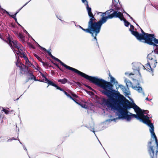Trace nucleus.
I'll return each instance as SVG.
<instances>
[{"label": "nucleus", "instance_id": "nucleus-35", "mask_svg": "<svg viewBox=\"0 0 158 158\" xmlns=\"http://www.w3.org/2000/svg\"><path fill=\"white\" fill-rule=\"evenodd\" d=\"M56 66L60 70L63 71V70L57 64H56Z\"/></svg>", "mask_w": 158, "mask_h": 158}, {"label": "nucleus", "instance_id": "nucleus-20", "mask_svg": "<svg viewBox=\"0 0 158 158\" xmlns=\"http://www.w3.org/2000/svg\"><path fill=\"white\" fill-rule=\"evenodd\" d=\"M58 81L61 82L62 84H64L67 82L68 80L66 78H64L62 79H59Z\"/></svg>", "mask_w": 158, "mask_h": 158}, {"label": "nucleus", "instance_id": "nucleus-4", "mask_svg": "<svg viewBox=\"0 0 158 158\" xmlns=\"http://www.w3.org/2000/svg\"><path fill=\"white\" fill-rule=\"evenodd\" d=\"M52 58L57 61L59 62L62 66L65 67L66 69L71 70L72 71H73L75 73L78 74L79 75H80L81 76L85 78V79H88L90 82H92L95 85L99 84L98 82L100 80V78H99L97 77H93L89 76L69 66L64 64L60 60L55 57L53 56H52Z\"/></svg>", "mask_w": 158, "mask_h": 158}, {"label": "nucleus", "instance_id": "nucleus-16", "mask_svg": "<svg viewBox=\"0 0 158 158\" xmlns=\"http://www.w3.org/2000/svg\"><path fill=\"white\" fill-rule=\"evenodd\" d=\"M120 88H121L123 91L127 95H129L130 94V92L128 90V88L127 87V88H126L123 85H119Z\"/></svg>", "mask_w": 158, "mask_h": 158}, {"label": "nucleus", "instance_id": "nucleus-17", "mask_svg": "<svg viewBox=\"0 0 158 158\" xmlns=\"http://www.w3.org/2000/svg\"><path fill=\"white\" fill-rule=\"evenodd\" d=\"M134 27L133 25H130V28L129 29L130 31L131 32L132 34L134 35L135 37H138L139 36V33L137 31H134Z\"/></svg>", "mask_w": 158, "mask_h": 158}, {"label": "nucleus", "instance_id": "nucleus-18", "mask_svg": "<svg viewBox=\"0 0 158 158\" xmlns=\"http://www.w3.org/2000/svg\"><path fill=\"white\" fill-rule=\"evenodd\" d=\"M4 12H6V13L7 14L9 15V16H10V17H11L13 18L15 20V22H17V19L16 18V15L18 13V12H16L14 15H11L9 14V12H8L6 11L5 10H4Z\"/></svg>", "mask_w": 158, "mask_h": 158}, {"label": "nucleus", "instance_id": "nucleus-23", "mask_svg": "<svg viewBox=\"0 0 158 158\" xmlns=\"http://www.w3.org/2000/svg\"><path fill=\"white\" fill-rule=\"evenodd\" d=\"M17 138L18 139H15L14 137H12L11 138H10L9 139H8L7 140V142H9L10 141H12L13 140H18L19 141V142L21 144H22V143L20 141L19 139L18 138V137H17Z\"/></svg>", "mask_w": 158, "mask_h": 158}, {"label": "nucleus", "instance_id": "nucleus-14", "mask_svg": "<svg viewBox=\"0 0 158 158\" xmlns=\"http://www.w3.org/2000/svg\"><path fill=\"white\" fill-rule=\"evenodd\" d=\"M82 2L86 6V8L88 12V14L89 16H90L93 15L91 11V8L89 7L88 4V2L87 0H81Z\"/></svg>", "mask_w": 158, "mask_h": 158}, {"label": "nucleus", "instance_id": "nucleus-26", "mask_svg": "<svg viewBox=\"0 0 158 158\" xmlns=\"http://www.w3.org/2000/svg\"><path fill=\"white\" fill-rule=\"evenodd\" d=\"M23 31L28 35L29 38H32V37L29 34L28 32L24 29H23Z\"/></svg>", "mask_w": 158, "mask_h": 158}, {"label": "nucleus", "instance_id": "nucleus-39", "mask_svg": "<svg viewBox=\"0 0 158 158\" xmlns=\"http://www.w3.org/2000/svg\"><path fill=\"white\" fill-rule=\"evenodd\" d=\"M127 15L130 17V19H131L132 20H133V18L131 17L129 15L127 14Z\"/></svg>", "mask_w": 158, "mask_h": 158}, {"label": "nucleus", "instance_id": "nucleus-13", "mask_svg": "<svg viewBox=\"0 0 158 158\" xmlns=\"http://www.w3.org/2000/svg\"><path fill=\"white\" fill-rule=\"evenodd\" d=\"M124 81L126 84L127 87H132L134 89L136 90L139 93H142L143 96L145 95L141 87H137L136 86H133L132 82L129 80L127 79H125Z\"/></svg>", "mask_w": 158, "mask_h": 158}, {"label": "nucleus", "instance_id": "nucleus-11", "mask_svg": "<svg viewBox=\"0 0 158 158\" xmlns=\"http://www.w3.org/2000/svg\"><path fill=\"white\" fill-rule=\"evenodd\" d=\"M109 11V12H111L112 11V10H111ZM110 13L111 12H110V14L106 13V15L107 14L108 15L107 16H111L112 17L110 19L114 17L119 18L121 20L124 21V25L126 27H128L130 25V23L128 22L127 21L126 19L124 18L123 15L120 12H118L117 11H114L110 15Z\"/></svg>", "mask_w": 158, "mask_h": 158}, {"label": "nucleus", "instance_id": "nucleus-27", "mask_svg": "<svg viewBox=\"0 0 158 158\" xmlns=\"http://www.w3.org/2000/svg\"><path fill=\"white\" fill-rule=\"evenodd\" d=\"M41 62L42 63L43 65L44 66H48V63L47 62L42 61V60Z\"/></svg>", "mask_w": 158, "mask_h": 158}, {"label": "nucleus", "instance_id": "nucleus-12", "mask_svg": "<svg viewBox=\"0 0 158 158\" xmlns=\"http://www.w3.org/2000/svg\"><path fill=\"white\" fill-rule=\"evenodd\" d=\"M125 108L127 109H130L133 108L134 109L136 113L143 112L142 110L136 105L134 102L132 101V102L127 101V103L125 104L124 106Z\"/></svg>", "mask_w": 158, "mask_h": 158}, {"label": "nucleus", "instance_id": "nucleus-31", "mask_svg": "<svg viewBox=\"0 0 158 158\" xmlns=\"http://www.w3.org/2000/svg\"><path fill=\"white\" fill-rule=\"evenodd\" d=\"M81 106L84 108H86L87 107V106L85 104H82L81 105Z\"/></svg>", "mask_w": 158, "mask_h": 158}, {"label": "nucleus", "instance_id": "nucleus-29", "mask_svg": "<svg viewBox=\"0 0 158 158\" xmlns=\"http://www.w3.org/2000/svg\"><path fill=\"white\" fill-rule=\"evenodd\" d=\"M89 129L91 131H93L95 135H96L95 133V131L94 130V128H89Z\"/></svg>", "mask_w": 158, "mask_h": 158}, {"label": "nucleus", "instance_id": "nucleus-33", "mask_svg": "<svg viewBox=\"0 0 158 158\" xmlns=\"http://www.w3.org/2000/svg\"><path fill=\"white\" fill-rule=\"evenodd\" d=\"M38 45L39 47H40L42 49H43V50L45 51H47V50L45 48L40 47V46L38 44Z\"/></svg>", "mask_w": 158, "mask_h": 158}, {"label": "nucleus", "instance_id": "nucleus-2", "mask_svg": "<svg viewBox=\"0 0 158 158\" xmlns=\"http://www.w3.org/2000/svg\"><path fill=\"white\" fill-rule=\"evenodd\" d=\"M110 12H109V11H107L105 13L97 12L98 15L101 14L100 16L102 17L101 19L97 22L94 21L96 19L93 15L89 16L90 19L88 22V28L84 29V30H83L86 32L91 34L92 36L96 40L97 43L98 42L96 36L100 32L102 25L106 22L108 19H111L112 17L111 16H105L106 15V13L110 14Z\"/></svg>", "mask_w": 158, "mask_h": 158}, {"label": "nucleus", "instance_id": "nucleus-7", "mask_svg": "<svg viewBox=\"0 0 158 158\" xmlns=\"http://www.w3.org/2000/svg\"><path fill=\"white\" fill-rule=\"evenodd\" d=\"M147 61L148 63L145 65L147 70L153 73V69L156 67L157 63L156 56L154 55L153 51L151 53L148 55Z\"/></svg>", "mask_w": 158, "mask_h": 158}, {"label": "nucleus", "instance_id": "nucleus-40", "mask_svg": "<svg viewBox=\"0 0 158 158\" xmlns=\"http://www.w3.org/2000/svg\"><path fill=\"white\" fill-rule=\"evenodd\" d=\"M33 41H34L36 43H37V44H38L35 41V40L32 38H32H31Z\"/></svg>", "mask_w": 158, "mask_h": 158}, {"label": "nucleus", "instance_id": "nucleus-9", "mask_svg": "<svg viewBox=\"0 0 158 158\" xmlns=\"http://www.w3.org/2000/svg\"><path fill=\"white\" fill-rule=\"evenodd\" d=\"M16 64L17 66L19 67L22 72H25L30 77L29 78V80L34 79L36 81L35 77L33 74L32 70L28 69V67L25 66L22 63L19 62L18 60L16 62Z\"/></svg>", "mask_w": 158, "mask_h": 158}, {"label": "nucleus", "instance_id": "nucleus-32", "mask_svg": "<svg viewBox=\"0 0 158 158\" xmlns=\"http://www.w3.org/2000/svg\"><path fill=\"white\" fill-rule=\"evenodd\" d=\"M75 26H77V27H78L80 28L81 29L83 30H84V29L81 26H80L79 25H76V24H75Z\"/></svg>", "mask_w": 158, "mask_h": 158}, {"label": "nucleus", "instance_id": "nucleus-34", "mask_svg": "<svg viewBox=\"0 0 158 158\" xmlns=\"http://www.w3.org/2000/svg\"><path fill=\"white\" fill-rule=\"evenodd\" d=\"M16 22V23H17V24H18V25L19 26L21 27L23 29L24 28L20 25V24L18 23V22L17 21V22Z\"/></svg>", "mask_w": 158, "mask_h": 158}, {"label": "nucleus", "instance_id": "nucleus-15", "mask_svg": "<svg viewBox=\"0 0 158 158\" xmlns=\"http://www.w3.org/2000/svg\"><path fill=\"white\" fill-rule=\"evenodd\" d=\"M132 64L133 65V69L134 70H136L139 73L140 68L143 67L145 69V67L139 63H132Z\"/></svg>", "mask_w": 158, "mask_h": 158}, {"label": "nucleus", "instance_id": "nucleus-25", "mask_svg": "<svg viewBox=\"0 0 158 158\" xmlns=\"http://www.w3.org/2000/svg\"><path fill=\"white\" fill-rule=\"evenodd\" d=\"M34 56L40 62L42 61V59L39 57L37 55L35 54H34Z\"/></svg>", "mask_w": 158, "mask_h": 158}, {"label": "nucleus", "instance_id": "nucleus-47", "mask_svg": "<svg viewBox=\"0 0 158 158\" xmlns=\"http://www.w3.org/2000/svg\"><path fill=\"white\" fill-rule=\"evenodd\" d=\"M74 23H75V22H73Z\"/></svg>", "mask_w": 158, "mask_h": 158}, {"label": "nucleus", "instance_id": "nucleus-1", "mask_svg": "<svg viewBox=\"0 0 158 158\" xmlns=\"http://www.w3.org/2000/svg\"><path fill=\"white\" fill-rule=\"evenodd\" d=\"M98 84H96L103 89L101 91L104 95H106L108 98H103L102 99L103 103L107 107L111 110H116L117 111V115L118 118L116 119H125L127 122H130L132 118H136L147 124L149 127L150 131L151 133V137L153 138L155 142H157V137L154 132V128L153 124L150 122L149 118H151L148 114V110H144L143 112H138L137 115L132 114L125 108H123L118 103V101L113 97L112 95H114L119 100H123L125 98L124 96L120 94L118 91L113 93L114 91L112 89L113 85L110 82L107 81L102 79H100Z\"/></svg>", "mask_w": 158, "mask_h": 158}, {"label": "nucleus", "instance_id": "nucleus-37", "mask_svg": "<svg viewBox=\"0 0 158 158\" xmlns=\"http://www.w3.org/2000/svg\"><path fill=\"white\" fill-rule=\"evenodd\" d=\"M152 5L154 7H155V8H158L156 5V4L154 3V5H153L152 4Z\"/></svg>", "mask_w": 158, "mask_h": 158}, {"label": "nucleus", "instance_id": "nucleus-43", "mask_svg": "<svg viewBox=\"0 0 158 158\" xmlns=\"http://www.w3.org/2000/svg\"><path fill=\"white\" fill-rule=\"evenodd\" d=\"M133 74H132V73H130L129 75H133Z\"/></svg>", "mask_w": 158, "mask_h": 158}, {"label": "nucleus", "instance_id": "nucleus-46", "mask_svg": "<svg viewBox=\"0 0 158 158\" xmlns=\"http://www.w3.org/2000/svg\"><path fill=\"white\" fill-rule=\"evenodd\" d=\"M57 17V18H58V19H60V20H61V19H60L59 18H58V17Z\"/></svg>", "mask_w": 158, "mask_h": 158}, {"label": "nucleus", "instance_id": "nucleus-50", "mask_svg": "<svg viewBox=\"0 0 158 158\" xmlns=\"http://www.w3.org/2000/svg\"><path fill=\"white\" fill-rule=\"evenodd\" d=\"M29 157V158H31L30 157Z\"/></svg>", "mask_w": 158, "mask_h": 158}, {"label": "nucleus", "instance_id": "nucleus-49", "mask_svg": "<svg viewBox=\"0 0 158 158\" xmlns=\"http://www.w3.org/2000/svg\"><path fill=\"white\" fill-rule=\"evenodd\" d=\"M99 142L100 143V141H99Z\"/></svg>", "mask_w": 158, "mask_h": 158}, {"label": "nucleus", "instance_id": "nucleus-28", "mask_svg": "<svg viewBox=\"0 0 158 158\" xmlns=\"http://www.w3.org/2000/svg\"><path fill=\"white\" fill-rule=\"evenodd\" d=\"M31 0L29 1L28 2H27L17 12H18V13L19 11L22 9V8L24 7L29 2H30Z\"/></svg>", "mask_w": 158, "mask_h": 158}, {"label": "nucleus", "instance_id": "nucleus-44", "mask_svg": "<svg viewBox=\"0 0 158 158\" xmlns=\"http://www.w3.org/2000/svg\"><path fill=\"white\" fill-rule=\"evenodd\" d=\"M125 75H127V73H125Z\"/></svg>", "mask_w": 158, "mask_h": 158}, {"label": "nucleus", "instance_id": "nucleus-21", "mask_svg": "<svg viewBox=\"0 0 158 158\" xmlns=\"http://www.w3.org/2000/svg\"><path fill=\"white\" fill-rule=\"evenodd\" d=\"M9 108H7L6 109H5L3 108H2V111L4 112L6 114H9L10 113V111L9 110Z\"/></svg>", "mask_w": 158, "mask_h": 158}, {"label": "nucleus", "instance_id": "nucleus-19", "mask_svg": "<svg viewBox=\"0 0 158 158\" xmlns=\"http://www.w3.org/2000/svg\"><path fill=\"white\" fill-rule=\"evenodd\" d=\"M109 76L110 79V81L112 83H113L114 84L118 83V82L116 81L115 78L111 76V75L110 74V73L109 74Z\"/></svg>", "mask_w": 158, "mask_h": 158}, {"label": "nucleus", "instance_id": "nucleus-30", "mask_svg": "<svg viewBox=\"0 0 158 158\" xmlns=\"http://www.w3.org/2000/svg\"><path fill=\"white\" fill-rule=\"evenodd\" d=\"M47 52H48V55H49L50 56H51V57L52 58V56H52V54H51V52H49V51H48L47 50Z\"/></svg>", "mask_w": 158, "mask_h": 158}, {"label": "nucleus", "instance_id": "nucleus-42", "mask_svg": "<svg viewBox=\"0 0 158 158\" xmlns=\"http://www.w3.org/2000/svg\"><path fill=\"white\" fill-rule=\"evenodd\" d=\"M73 96L76 98L77 97V96L76 95H73Z\"/></svg>", "mask_w": 158, "mask_h": 158}, {"label": "nucleus", "instance_id": "nucleus-8", "mask_svg": "<svg viewBox=\"0 0 158 158\" xmlns=\"http://www.w3.org/2000/svg\"><path fill=\"white\" fill-rule=\"evenodd\" d=\"M40 73L42 77V79L41 80V81L43 82L46 83L48 84V85H51L52 86H53L55 87L56 88V89L60 90L62 91H63L65 94V95H66L68 97L70 98V99L73 100L76 103L79 104V103H78L76 102V99L73 98L69 94H68L66 92L64 91L63 89L61 88L60 87L58 86L56 84L53 83V82H52L51 81L48 80L47 78H46V77L44 74H42L41 73Z\"/></svg>", "mask_w": 158, "mask_h": 158}, {"label": "nucleus", "instance_id": "nucleus-24", "mask_svg": "<svg viewBox=\"0 0 158 158\" xmlns=\"http://www.w3.org/2000/svg\"><path fill=\"white\" fill-rule=\"evenodd\" d=\"M18 37L19 38L22 40H24V36L21 33H19L18 35Z\"/></svg>", "mask_w": 158, "mask_h": 158}, {"label": "nucleus", "instance_id": "nucleus-6", "mask_svg": "<svg viewBox=\"0 0 158 158\" xmlns=\"http://www.w3.org/2000/svg\"><path fill=\"white\" fill-rule=\"evenodd\" d=\"M147 61L148 63L145 65L147 70L153 73V69L156 67L157 63L156 56L154 55L153 51L151 53L148 55Z\"/></svg>", "mask_w": 158, "mask_h": 158}, {"label": "nucleus", "instance_id": "nucleus-5", "mask_svg": "<svg viewBox=\"0 0 158 158\" xmlns=\"http://www.w3.org/2000/svg\"><path fill=\"white\" fill-rule=\"evenodd\" d=\"M142 34H139L138 37H136L139 41L151 45L158 46V40L154 37V35L144 32L141 29Z\"/></svg>", "mask_w": 158, "mask_h": 158}, {"label": "nucleus", "instance_id": "nucleus-41", "mask_svg": "<svg viewBox=\"0 0 158 158\" xmlns=\"http://www.w3.org/2000/svg\"><path fill=\"white\" fill-rule=\"evenodd\" d=\"M113 3H114V2H116L117 3V2H116V0H113Z\"/></svg>", "mask_w": 158, "mask_h": 158}, {"label": "nucleus", "instance_id": "nucleus-36", "mask_svg": "<svg viewBox=\"0 0 158 158\" xmlns=\"http://www.w3.org/2000/svg\"><path fill=\"white\" fill-rule=\"evenodd\" d=\"M23 147L24 149L25 150H26V151H27V154H28V152H27V148H26L25 147V146H23Z\"/></svg>", "mask_w": 158, "mask_h": 158}, {"label": "nucleus", "instance_id": "nucleus-48", "mask_svg": "<svg viewBox=\"0 0 158 158\" xmlns=\"http://www.w3.org/2000/svg\"><path fill=\"white\" fill-rule=\"evenodd\" d=\"M19 99V98H17V100H18Z\"/></svg>", "mask_w": 158, "mask_h": 158}, {"label": "nucleus", "instance_id": "nucleus-10", "mask_svg": "<svg viewBox=\"0 0 158 158\" xmlns=\"http://www.w3.org/2000/svg\"><path fill=\"white\" fill-rule=\"evenodd\" d=\"M152 142H149L148 143V151L150 155L151 158H157V153L158 152V143L155 142V146H151Z\"/></svg>", "mask_w": 158, "mask_h": 158}, {"label": "nucleus", "instance_id": "nucleus-22", "mask_svg": "<svg viewBox=\"0 0 158 158\" xmlns=\"http://www.w3.org/2000/svg\"><path fill=\"white\" fill-rule=\"evenodd\" d=\"M154 46V49H155L154 50V53L158 54V46L157 45H153Z\"/></svg>", "mask_w": 158, "mask_h": 158}, {"label": "nucleus", "instance_id": "nucleus-38", "mask_svg": "<svg viewBox=\"0 0 158 158\" xmlns=\"http://www.w3.org/2000/svg\"><path fill=\"white\" fill-rule=\"evenodd\" d=\"M146 100H148L149 101H151V100H152V99H149L147 97L146 98V99H145Z\"/></svg>", "mask_w": 158, "mask_h": 158}, {"label": "nucleus", "instance_id": "nucleus-3", "mask_svg": "<svg viewBox=\"0 0 158 158\" xmlns=\"http://www.w3.org/2000/svg\"><path fill=\"white\" fill-rule=\"evenodd\" d=\"M8 44L11 48L13 51L19 56L23 58L25 60V64L27 66L30 65L32 67H34V66L33 64H31L29 62L28 58L25 55L23 51L24 49L22 45L18 43L16 41L14 40L9 36L7 38Z\"/></svg>", "mask_w": 158, "mask_h": 158}, {"label": "nucleus", "instance_id": "nucleus-45", "mask_svg": "<svg viewBox=\"0 0 158 158\" xmlns=\"http://www.w3.org/2000/svg\"><path fill=\"white\" fill-rule=\"evenodd\" d=\"M112 120H115V119H113V120H111V121H112Z\"/></svg>", "mask_w": 158, "mask_h": 158}]
</instances>
